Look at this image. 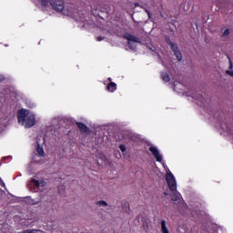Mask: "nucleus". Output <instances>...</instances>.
Instances as JSON below:
<instances>
[{"mask_svg":"<svg viewBox=\"0 0 233 233\" xmlns=\"http://www.w3.org/2000/svg\"><path fill=\"white\" fill-rule=\"evenodd\" d=\"M226 74H228V76H230L231 77H233V71L227 70Z\"/></svg>","mask_w":233,"mask_h":233,"instance_id":"f3484780","label":"nucleus"},{"mask_svg":"<svg viewBox=\"0 0 233 233\" xmlns=\"http://www.w3.org/2000/svg\"><path fill=\"white\" fill-rule=\"evenodd\" d=\"M170 48L172 52H174V55L176 56L177 61H181L183 59V55L181 54V51H179V47L176 44H172L170 46Z\"/></svg>","mask_w":233,"mask_h":233,"instance_id":"423d86ee","label":"nucleus"},{"mask_svg":"<svg viewBox=\"0 0 233 233\" xmlns=\"http://www.w3.org/2000/svg\"><path fill=\"white\" fill-rule=\"evenodd\" d=\"M119 149L121 150V152H127V146H125V145H120V146H119Z\"/></svg>","mask_w":233,"mask_h":233,"instance_id":"2eb2a0df","label":"nucleus"},{"mask_svg":"<svg viewBox=\"0 0 233 233\" xmlns=\"http://www.w3.org/2000/svg\"><path fill=\"white\" fill-rule=\"evenodd\" d=\"M146 14H147L148 17H150L151 14L150 11L148 9H145Z\"/></svg>","mask_w":233,"mask_h":233,"instance_id":"6ab92c4d","label":"nucleus"},{"mask_svg":"<svg viewBox=\"0 0 233 233\" xmlns=\"http://www.w3.org/2000/svg\"><path fill=\"white\" fill-rule=\"evenodd\" d=\"M228 34H230V30L229 29H225L222 35H223V37H227V35H228Z\"/></svg>","mask_w":233,"mask_h":233,"instance_id":"dca6fc26","label":"nucleus"},{"mask_svg":"<svg viewBox=\"0 0 233 233\" xmlns=\"http://www.w3.org/2000/svg\"><path fill=\"white\" fill-rule=\"evenodd\" d=\"M24 125L25 128H32V127L35 125V115L29 114V116L25 117Z\"/></svg>","mask_w":233,"mask_h":233,"instance_id":"20e7f679","label":"nucleus"},{"mask_svg":"<svg viewBox=\"0 0 233 233\" xmlns=\"http://www.w3.org/2000/svg\"><path fill=\"white\" fill-rule=\"evenodd\" d=\"M5 81V76L0 75V83H3Z\"/></svg>","mask_w":233,"mask_h":233,"instance_id":"a211bd4d","label":"nucleus"},{"mask_svg":"<svg viewBox=\"0 0 233 233\" xmlns=\"http://www.w3.org/2000/svg\"><path fill=\"white\" fill-rule=\"evenodd\" d=\"M28 116H30L28 110L20 109L17 113L18 123H22V125H25V121H26V117H28Z\"/></svg>","mask_w":233,"mask_h":233,"instance_id":"7ed1b4c3","label":"nucleus"},{"mask_svg":"<svg viewBox=\"0 0 233 233\" xmlns=\"http://www.w3.org/2000/svg\"><path fill=\"white\" fill-rule=\"evenodd\" d=\"M135 6H139V3H136V4H135Z\"/></svg>","mask_w":233,"mask_h":233,"instance_id":"4be33fe9","label":"nucleus"},{"mask_svg":"<svg viewBox=\"0 0 233 233\" xmlns=\"http://www.w3.org/2000/svg\"><path fill=\"white\" fill-rule=\"evenodd\" d=\"M49 3L56 12H63L65 10V2L63 0H42L41 5L46 7Z\"/></svg>","mask_w":233,"mask_h":233,"instance_id":"f03ea898","label":"nucleus"},{"mask_svg":"<svg viewBox=\"0 0 233 233\" xmlns=\"http://www.w3.org/2000/svg\"><path fill=\"white\" fill-rule=\"evenodd\" d=\"M107 81H110V83H112V78L111 77L107 78Z\"/></svg>","mask_w":233,"mask_h":233,"instance_id":"412c9836","label":"nucleus"},{"mask_svg":"<svg viewBox=\"0 0 233 233\" xmlns=\"http://www.w3.org/2000/svg\"><path fill=\"white\" fill-rule=\"evenodd\" d=\"M96 205H99V206L102 205V207H107V206H108V204H107L106 201H105V200L97 201V202H96Z\"/></svg>","mask_w":233,"mask_h":233,"instance_id":"ddd939ff","label":"nucleus"},{"mask_svg":"<svg viewBox=\"0 0 233 233\" xmlns=\"http://www.w3.org/2000/svg\"><path fill=\"white\" fill-rule=\"evenodd\" d=\"M124 39H127V41H132L133 43H141V39H139L137 36H134L128 33L124 35Z\"/></svg>","mask_w":233,"mask_h":233,"instance_id":"6e6552de","label":"nucleus"},{"mask_svg":"<svg viewBox=\"0 0 233 233\" xmlns=\"http://www.w3.org/2000/svg\"><path fill=\"white\" fill-rule=\"evenodd\" d=\"M166 43L167 45H168V46H172V45H174V43L172 42V40H170L169 36L166 37Z\"/></svg>","mask_w":233,"mask_h":233,"instance_id":"4468645a","label":"nucleus"},{"mask_svg":"<svg viewBox=\"0 0 233 233\" xmlns=\"http://www.w3.org/2000/svg\"><path fill=\"white\" fill-rule=\"evenodd\" d=\"M103 39H105V37H103V36L97 37V41H103Z\"/></svg>","mask_w":233,"mask_h":233,"instance_id":"aec40b11","label":"nucleus"},{"mask_svg":"<svg viewBox=\"0 0 233 233\" xmlns=\"http://www.w3.org/2000/svg\"><path fill=\"white\" fill-rule=\"evenodd\" d=\"M36 152L38 156H40L41 157H45V149H43V147H41L40 145H37Z\"/></svg>","mask_w":233,"mask_h":233,"instance_id":"9b49d317","label":"nucleus"},{"mask_svg":"<svg viewBox=\"0 0 233 233\" xmlns=\"http://www.w3.org/2000/svg\"><path fill=\"white\" fill-rule=\"evenodd\" d=\"M106 90H107V92H116L117 90V84L115 82H110L106 86Z\"/></svg>","mask_w":233,"mask_h":233,"instance_id":"1a4fd4ad","label":"nucleus"},{"mask_svg":"<svg viewBox=\"0 0 233 233\" xmlns=\"http://www.w3.org/2000/svg\"><path fill=\"white\" fill-rule=\"evenodd\" d=\"M164 196H166V197H167V196H168V194H167V192H165V193H164Z\"/></svg>","mask_w":233,"mask_h":233,"instance_id":"5701e85b","label":"nucleus"},{"mask_svg":"<svg viewBox=\"0 0 233 233\" xmlns=\"http://www.w3.org/2000/svg\"><path fill=\"white\" fill-rule=\"evenodd\" d=\"M31 185H33V187H35V188H39L41 187V182H39V180L35 179V178H31L30 180Z\"/></svg>","mask_w":233,"mask_h":233,"instance_id":"9d476101","label":"nucleus"},{"mask_svg":"<svg viewBox=\"0 0 233 233\" xmlns=\"http://www.w3.org/2000/svg\"><path fill=\"white\" fill-rule=\"evenodd\" d=\"M149 152H151V154L154 156L158 163H161L163 161V156L159 155V150L157 149V147H150Z\"/></svg>","mask_w":233,"mask_h":233,"instance_id":"39448f33","label":"nucleus"},{"mask_svg":"<svg viewBox=\"0 0 233 233\" xmlns=\"http://www.w3.org/2000/svg\"><path fill=\"white\" fill-rule=\"evenodd\" d=\"M230 68H232V65L230 66Z\"/></svg>","mask_w":233,"mask_h":233,"instance_id":"b1692460","label":"nucleus"},{"mask_svg":"<svg viewBox=\"0 0 233 233\" xmlns=\"http://www.w3.org/2000/svg\"><path fill=\"white\" fill-rule=\"evenodd\" d=\"M0 181H2L1 177H0Z\"/></svg>","mask_w":233,"mask_h":233,"instance_id":"393cba45","label":"nucleus"},{"mask_svg":"<svg viewBox=\"0 0 233 233\" xmlns=\"http://www.w3.org/2000/svg\"><path fill=\"white\" fill-rule=\"evenodd\" d=\"M161 79L164 81V83L170 82V76L167 73H162L161 74Z\"/></svg>","mask_w":233,"mask_h":233,"instance_id":"f8f14e48","label":"nucleus"},{"mask_svg":"<svg viewBox=\"0 0 233 233\" xmlns=\"http://www.w3.org/2000/svg\"><path fill=\"white\" fill-rule=\"evenodd\" d=\"M76 125L79 128L81 134H89L90 128H88V127H86V125H85L82 122H76Z\"/></svg>","mask_w":233,"mask_h":233,"instance_id":"0eeeda50","label":"nucleus"},{"mask_svg":"<svg viewBox=\"0 0 233 233\" xmlns=\"http://www.w3.org/2000/svg\"><path fill=\"white\" fill-rule=\"evenodd\" d=\"M166 181L167 183L169 190H171V192H174L171 199L173 201H179V197L181 195L177 193V183L176 182V177H174V174H172V172L166 174Z\"/></svg>","mask_w":233,"mask_h":233,"instance_id":"f257e3e1","label":"nucleus"}]
</instances>
